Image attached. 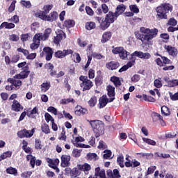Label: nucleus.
<instances>
[{"mask_svg": "<svg viewBox=\"0 0 178 178\" xmlns=\"http://www.w3.org/2000/svg\"><path fill=\"white\" fill-rule=\"evenodd\" d=\"M105 19L112 24V23H115V20L118 19V17H116V14L115 13H113V12L109 11L106 15Z\"/></svg>", "mask_w": 178, "mask_h": 178, "instance_id": "21", "label": "nucleus"}, {"mask_svg": "<svg viewBox=\"0 0 178 178\" xmlns=\"http://www.w3.org/2000/svg\"><path fill=\"white\" fill-rule=\"evenodd\" d=\"M95 19L97 22H98V23H99V29L103 31L106 30V29H108L111 24V22L107 21L106 18L102 19V17H95Z\"/></svg>", "mask_w": 178, "mask_h": 178, "instance_id": "10", "label": "nucleus"}, {"mask_svg": "<svg viewBox=\"0 0 178 178\" xmlns=\"http://www.w3.org/2000/svg\"><path fill=\"white\" fill-rule=\"evenodd\" d=\"M143 101H146V102H156V99L154 98L152 96L147 95L143 94Z\"/></svg>", "mask_w": 178, "mask_h": 178, "instance_id": "36", "label": "nucleus"}, {"mask_svg": "<svg viewBox=\"0 0 178 178\" xmlns=\"http://www.w3.org/2000/svg\"><path fill=\"white\" fill-rule=\"evenodd\" d=\"M29 37L30 35H29V33L22 34L20 35L21 41H22V42H26V41L29 40Z\"/></svg>", "mask_w": 178, "mask_h": 178, "instance_id": "60", "label": "nucleus"}, {"mask_svg": "<svg viewBox=\"0 0 178 178\" xmlns=\"http://www.w3.org/2000/svg\"><path fill=\"white\" fill-rule=\"evenodd\" d=\"M52 33V29L51 28H47L45 29L44 34L42 33H36V35H39V39L42 41H45L46 40H48L49 38V34Z\"/></svg>", "mask_w": 178, "mask_h": 178, "instance_id": "16", "label": "nucleus"}, {"mask_svg": "<svg viewBox=\"0 0 178 178\" xmlns=\"http://www.w3.org/2000/svg\"><path fill=\"white\" fill-rule=\"evenodd\" d=\"M70 102H72V104H75L76 100H74L73 98L63 99L61 100V104L63 105H67V104H70Z\"/></svg>", "mask_w": 178, "mask_h": 178, "instance_id": "44", "label": "nucleus"}, {"mask_svg": "<svg viewBox=\"0 0 178 178\" xmlns=\"http://www.w3.org/2000/svg\"><path fill=\"white\" fill-rule=\"evenodd\" d=\"M8 83H10L12 84L14 90L16 91L23 86V82L20 81V79H16V78H8Z\"/></svg>", "mask_w": 178, "mask_h": 178, "instance_id": "13", "label": "nucleus"}, {"mask_svg": "<svg viewBox=\"0 0 178 178\" xmlns=\"http://www.w3.org/2000/svg\"><path fill=\"white\" fill-rule=\"evenodd\" d=\"M66 38V33L62 32L58 34L56 37H54V42L56 44V45H59L60 41H62V39Z\"/></svg>", "mask_w": 178, "mask_h": 178, "instance_id": "27", "label": "nucleus"}, {"mask_svg": "<svg viewBox=\"0 0 178 178\" xmlns=\"http://www.w3.org/2000/svg\"><path fill=\"white\" fill-rule=\"evenodd\" d=\"M58 17H59V14H58V12L53 11L51 12L50 14H47L43 17L41 20H43L44 22H50V23H52V22H56V20H58Z\"/></svg>", "mask_w": 178, "mask_h": 178, "instance_id": "9", "label": "nucleus"}, {"mask_svg": "<svg viewBox=\"0 0 178 178\" xmlns=\"http://www.w3.org/2000/svg\"><path fill=\"white\" fill-rule=\"evenodd\" d=\"M168 24H169V26H176L177 24V20H176L175 18H170L168 21Z\"/></svg>", "mask_w": 178, "mask_h": 178, "instance_id": "63", "label": "nucleus"}, {"mask_svg": "<svg viewBox=\"0 0 178 178\" xmlns=\"http://www.w3.org/2000/svg\"><path fill=\"white\" fill-rule=\"evenodd\" d=\"M89 106L92 108L97 105V97L92 96L88 102Z\"/></svg>", "mask_w": 178, "mask_h": 178, "instance_id": "43", "label": "nucleus"}, {"mask_svg": "<svg viewBox=\"0 0 178 178\" xmlns=\"http://www.w3.org/2000/svg\"><path fill=\"white\" fill-rule=\"evenodd\" d=\"M153 115H154V118H157L159 119V120L162 126H166V122H165V120H163V117H162V115H161V114H159L158 113H154Z\"/></svg>", "mask_w": 178, "mask_h": 178, "instance_id": "37", "label": "nucleus"}, {"mask_svg": "<svg viewBox=\"0 0 178 178\" xmlns=\"http://www.w3.org/2000/svg\"><path fill=\"white\" fill-rule=\"evenodd\" d=\"M20 60V56L19 54L13 55L11 58V63H17Z\"/></svg>", "mask_w": 178, "mask_h": 178, "instance_id": "58", "label": "nucleus"}, {"mask_svg": "<svg viewBox=\"0 0 178 178\" xmlns=\"http://www.w3.org/2000/svg\"><path fill=\"white\" fill-rule=\"evenodd\" d=\"M95 83L97 87L99 86H102L104 83V78L102 77V76L101 75L97 76L96 78L95 79Z\"/></svg>", "mask_w": 178, "mask_h": 178, "instance_id": "35", "label": "nucleus"}, {"mask_svg": "<svg viewBox=\"0 0 178 178\" xmlns=\"http://www.w3.org/2000/svg\"><path fill=\"white\" fill-rule=\"evenodd\" d=\"M15 24L8 22H4L0 25V30H2L3 29H7L8 30H10L11 29H15Z\"/></svg>", "mask_w": 178, "mask_h": 178, "instance_id": "29", "label": "nucleus"}, {"mask_svg": "<svg viewBox=\"0 0 178 178\" xmlns=\"http://www.w3.org/2000/svg\"><path fill=\"white\" fill-rule=\"evenodd\" d=\"M19 40H20V38L16 34H12L9 35V40L13 41V42H16L19 41Z\"/></svg>", "mask_w": 178, "mask_h": 178, "instance_id": "48", "label": "nucleus"}, {"mask_svg": "<svg viewBox=\"0 0 178 178\" xmlns=\"http://www.w3.org/2000/svg\"><path fill=\"white\" fill-rule=\"evenodd\" d=\"M75 115L77 116H81V115H86L87 113V109L81 107V106H76L74 111Z\"/></svg>", "mask_w": 178, "mask_h": 178, "instance_id": "25", "label": "nucleus"}, {"mask_svg": "<svg viewBox=\"0 0 178 178\" xmlns=\"http://www.w3.org/2000/svg\"><path fill=\"white\" fill-rule=\"evenodd\" d=\"M54 56L57 59H63V58H65V53L63 50H58L54 53Z\"/></svg>", "mask_w": 178, "mask_h": 178, "instance_id": "40", "label": "nucleus"}, {"mask_svg": "<svg viewBox=\"0 0 178 178\" xmlns=\"http://www.w3.org/2000/svg\"><path fill=\"white\" fill-rule=\"evenodd\" d=\"M12 156V152H6L1 155L2 159H6V158H10Z\"/></svg>", "mask_w": 178, "mask_h": 178, "instance_id": "59", "label": "nucleus"}, {"mask_svg": "<svg viewBox=\"0 0 178 178\" xmlns=\"http://www.w3.org/2000/svg\"><path fill=\"white\" fill-rule=\"evenodd\" d=\"M97 154L95 153H89L87 154V157L90 161H92V159H95V161H97Z\"/></svg>", "mask_w": 178, "mask_h": 178, "instance_id": "62", "label": "nucleus"}, {"mask_svg": "<svg viewBox=\"0 0 178 178\" xmlns=\"http://www.w3.org/2000/svg\"><path fill=\"white\" fill-rule=\"evenodd\" d=\"M143 140L144 143L149 144V145H156V142H155V140H154L147 138H143Z\"/></svg>", "mask_w": 178, "mask_h": 178, "instance_id": "49", "label": "nucleus"}, {"mask_svg": "<svg viewBox=\"0 0 178 178\" xmlns=\"http://www.w3.org/2000/svg\"><path fill=\"white\" fill-rule=\"evenodd\" d=\"M78 169L81 172H84L85 175H88V172L91 169V165L87 163H85L83 165H78Z\"/></svg>", "mask_w": 178, "mask_h": 178, "instance_id": "20", "label": "nucleus"}, {"mask_svg": "<svg viewBox=\"0 0 178 178\" xmlns=\"http://www.w3.org/2000/svg\"><path fill=\"white\" fill-rule=\"evenodd\" d=\"M120 64L118 61H110L106 64V69L108 70H116Z\"/></svg>", "mask_w": 178, "mask_h": 178, "instance_id": "19", "label": "nucleus"}, {"mask_svg": "<svg viewBox=\"0 0 178 178\" xmlns=\"http://www.w3.org/2000/svg\"><path fill=\"white\" fill-rule=\"evenodd\" d=\"M44 119L47 123H49V122H53L54 121H55V119H54V117L51 115V114H49V113H45Z\"/></svg>", "mask_w": 178, "mask_h": 178, "instance_id": "45", "label": "nucleus"}, {"mask_svg": "<svg viewBox=\"0 0 178 178\" xmlns=\"http://www.w3.org/2000/svg\"><path fill=\"white\" fill-rule=\"evenodd\" d=\"M29 74H30V71L29 70V65H26L22 68V71L19 74H15L14 76V79H27Z\"/></svg>", "mask_w": 178, "mask_h": 178, "instance_id": "11", "label": "nucleus"}, {"mask_svg": "<svg viewBox=\"0 0 178 178\" xmlns=\"http://www.w3.org/2000/svg\"><path fill=\"white\" fill-rule=\"evenodd\" d=\"M41 42V39H40L39 35H35L33 38V43L31 44L30 48L32 51L35 49H38L40 47V42Z\"/></svg>", "mask_w": 178, "mask_h": 178, "instance_id": "15", "label": "nucleus"}, {"mask_svg": "<svg viewBox=\"0 0 178 178\" xmlns=\"http://www.w3.org/2000/svg\"><path fill=\"white\" fill-rule=\"evenodd\" d=\"M8 22H13V23H15V24H17V23H19V17L17 15H14L8 19Z\"/></svg>", "mask_w": 178, "mask_h": 178, "instance_id": "64", "label": "nucleus"}, {"mask_svg": "<svg viewBox=\"0 0 178 178\" xmlns=\"http://www.w3.org/2000/svg\"><path fill=\"white\" fill-rule=\"evenodd\" d=\"M129 8L131 12H133V13H140V9H138V7H137V5L134 4L129 6Z\"/></svg>", "mask_w": 178, "mask_h": 178, "instance_id": "50", "label": "nucleus"}, {"mask_svg": "<svg viewBox=\"0 0 178 178\" xmlns=\"http://www.w3.org/2000/svg\"><path fill=\"white\" fill-rule=\"evenodd\" d=\"M66 170L67 172H70L71 177H76V176H79V175H80V170L77 168H74L73 170H71L70 168H67Z\"/></svg>", "mask_w": 178, "mask_h": 178, "instance_id": "31", "label": "nucleus"}, {"mask_svg": "<svg viewBox=\"0 0 178 178\" xmlns=\"http://www.w3.org/2000/svg\"><path fill=\"white\" fill-rule=\"evenodd\" d=\"M110 80L112 83H113L115 87L116 88L122 86V81H120V79L116 76H111Z\"/></svg>", "mask_w": 178, "mask_h": 178, "instance_id": "33", "label": "nucleus"}, {"mask_svg": "<svg viewBox=\"0 0 178 178\" xmlns=\"http://www.w3.org/2000/svg\"><path fill=\"white\" fill-rule=\"evenodd\" d=\"M158 56H161L162 60H163V65H172V62L169 59L168 57L161 56V54H157Z\"/></svg>", "mask_w": 178, "mask_h": 178, "instance_id": "39", "label": "nucleus"}, {"mask_svg": "<svg viewBox=\"0 0 178 178\" xmlns=\"http://www.w3.org/2000/svg\"><path fill=\"white\" fill-rule=\"evenodd\" d=\"M47 163H49V168H52V169H56V166L59 165V160L56 159L54 160L47 158Z\"/></svg>", "mask_w": 178, "mask_h": 178, "instance_id": "26", "label": "nucleus"}, {"mask_svg": "<svg viewBox=\"0 0 178 178\" xmlns=\"http://www.w3.org/2000/svg\"><path fill=\"white\" fill-rule=\"evenodd\" d=\"M42 132L44 134H49L51 133V129H49V125L47 123H44L41 125Z\"/></svg>", "mask_w": 178, "mask_h": 178, "instance_id": "34", "label": "nucleus"}, {"mask_svg": "<svg viewBox=\"0 0 178 178\" xmlns=\"http://www.w3.org/2000/svg\"><path fill=\"white\" fill-rule=\"evenodd\" d=\"M96 24L94 22H89L86 23V30H94L95 29Z\"/></svg>", "mask_w": 178, "mask_h": 178, "instance_id": "41", "label": "nucleus"}, {"mask_svg": "<svg viewBox=\"0 0 178 178\" xmlns=\"http://www.w3.org/2000/svg\"><path fill=\"white\" fill-rule=\"evenodd\" d=\"M106 175L108 178H121L120 172L118 169H114L112 172V170H107Z\"/></svg>", "mask_w": 178, "mask_h": 178, "instance_id": "17", "label": "nucleus"}, {"mask_svg": "<svg viewBox=\"0 0 178 178\" xmlns=\"http://www.w3.org/2000/svg\"><path fill=\"white\" fill-rule=\"evenodd\" d=\"M113 101H115V98L113 97V98L108 99L106 95H103L99 99V108L102 109V108H105V106L108 105V103L113 102Z\"/></svg>", "mask_w": 178, "mask_h": 178, "instance_id": "14", "label": "nucleus"}, {"mask_svg": "<svg viewBox=\"0 0 178 178\" xmlns=\"http://www.w3.org/2000/svg\"><path fill=\"white\" fill-rule=\"evenodd\" d=\"M33 175V172L31 171H25L21 174L22 178H30Z\"/></svg>", "mask_w": 178, "mask_h": 178, "instance_id": "56", "label": "nucleus"}, {"mask_svg": "<svg viewBox=\"0 0 178 178\" xmlns=\"http://www.w3.org/2000/svg\"><path fill=\"white\" fill-rule=\"evenodd\" d=\"M11 109L14 111V112H20V111H23L24 107L17 100L14 99L11 105Z\"/></svg>", "mask_w": 178, "mask_h": 178, "instance_id": "18", "label": "nucleus"}, {"mask_svg": "<svg viewBox=\"0 0 178 178\" xmlns=\"http://www.w3.org/2000/svg\"><path fill=\"white\" fill-rule=\"evenodd\" d=\"M164 49L168 52L170 56H172V58H176L178 55V50L177 48L172 46V45H164Z\"/></svg>", "mask_w": 178, "mask_h": 178, "instance_id": "12", "label": "nucleus"}, {"mask_svg": "<svg viewBox=\"0 0 178 178\" xmlns=\"http://www.w3.org/2000/svg\"><path fill=\"white\" fill-rule=\"evenodd\" d=\"M124 158L123 157V156H120L119 157L117 158V163L121 168L124 167Z\"/></svg>", "mask_w": 178, "mask_h": 178, "instance_id": "47", "label": "nucleus"}, {"mask_svg": "<svg viewBox=\"0 0 178 178\" xmlns=\"http://www.w3.org/2000/svg\"><path fill=\"white\" fill-rule=\"evenodd\" d=\"M112 53L114 55H119V57L122 60H126V59H127V56L130 55V52L127 51L123 47H113Z\"/></svg>", "mask_w": 178, "mask_h": 178, "instance_id": "4", "label": "nucleus"}, {"mask_svg": "<svg viewBox=\"0 0 178 178\" xmlns=\"http://www.w3.org/2000/svg\"><path fill=\"white\" fill-rule=\"evenodd\" d=\"M35 149H42V145H41L40 139L35 140Z\"/></svg>", "mask_w": 178, "mask_h": 178, "instance_id": "55", "label": "nucleus"}, {"mask_svg": "<svg viewBox=\"0 0 178 178\" xmlns=\"http://www.w3.org/2000/svg\"><path fill=\"white\" fill-rule=\"evenodd\" d=\"M6 173L8 175H14V176H17V170L13 167H9L6 169Z\"/></svg>", "mask_w": 178, "mask_h": 178, "instance_id": "42", "label": "nucleus"}, {"mask_svg": "<svg viewBox=\"0 0 178 178\" xmlns=\"http://www.w3.org/2000/svg\"><path fill=\"white\" fill-rule=\"evenodd\" d=\"M47 112H50V113H53V115H58V109H56L54 106H49L47 108Z\"/></svg>", "mask_w": 178, "mask_h": 178, "instance_id": "57", "label": "nucleus"}, {"mask_svg": "<svg viewBox=\"0 0 178 178\" xmlns=\"http://www.w3.org/2000/svg\"><path fill=\"white\" fill-rule=\"evenodd\" d=\"M155 170H156V166L152 165V166L149 167L147 169V171L146 172V176H148V175H152V173H154V172H155Z\"/></svg>", "mask_w": 178, "mask_h": 178, "instance_id": "54", "label": "nucleus"}, {"mask_svg": "<svg viewBox=\"0 0 178 178\" xmlns=\"http://www.w3.org/2000/svg\"><path fill=\"white\" fill-rule=\"evenodd\" d=\"M161 114L164 116L170 115V110L166 106H161Z\"/></svg>", "mask_w": 178, "mask_h": 178, "instance_id": "38", "label": "nucleus"}, {"mask_svg": "<svg viewBox=\"0 0 178 178\" xmlns=\"http://www.w3.org/2000/svg\"><path fill=\"white\" fill-rule=\"evenodd\" d=\"M17 1L16 0H13V2L11 3V4L10 5V6L8 7V12L10 13H12V12H13L16 8V3Z\"/></svg>", "mask_w": 178, "mask_h": 178, "instance_id": "51", "label": "nucleus"}, {"mask_svg": "<svg viewBox=\"0 0 178 178\" xmlns=\"http://www.w3.org/2000/svg\"><path fill=\"white\" fill-rule=\"evenodd\" d=\"M44 56H45L46 60L49 62L52 59V56H54V49L50 47H44L40 54L41 58H44Z\"/></svg>", "mask_w": 178, "mask_h": 178, "instance_id": "6", "label": "nucleus"}, {"mask_svg": "<svg viewBox=\"0 0 178 178\" xmlns=\"http://www.w3.org/2000/svg\"><path fill=\"white\" fill-rule=\"evenodd\" d=\"M129 60L127 63V67H128V69L129 67H131L132 66H134V63H136V57H133V56H130L129 57Z\"/></svg>", "mask_w": 178, "mask_h": 178, "instance_id": "46", "label": "nucleus"}, {"mask_svg": "<svg viewBox=\"0 0 178 178\" xmlns=\"http://www.w3.org/2000/svg\"><path fill=\"white\" fill-rule=\"evenodd\" d=\"M173 11V6L169 3H163L156 8L157 20L168 19V13Z\"/></svg>", "mask_w": 178, "mask_h": 178, "instance_id": "2", "label": "nucleus"}, {"mask_svg": "<svg viewBox=\"0 0 178 178\" xmlns=\"http://www.w3.org/2000/svg\"><path fill=\"white\" fill-rule=\"evenodd\" d=\"M142 33V34L140 33ZM140 31L134 32L135 37L137 40H140L143 42H149L151 40L155 38L158 35L159 31L156 28L149 29L144 26L140 27Z\"/></svg>", "mask_w": 178, "mask_h": 178, "instance_id": "1", "label": "nucleus"}, {"mask_svg": "<svg viewBox=\"0 0 178 178\" xmlns=\"http://www.w3.org/2000/svg\"><path fill=\"white\" fill-rule=\"evenodd\" d=\"M143 51H136L131 54V56H132L133 58H136V56H137L138 58L143 59Z\"/></svg>", "mask_w": 178, "mask_h": 178, "instance_id": "53", "label": "nucleus"}, {"mask_svg": "<svg viewBox=\"0 0 178 178\" xmlns=\"http://www.w3.org/2000/svg\"><path fill=\"white\" fill-rule=\"evenodd\" d=\"M111 38H112V33L105 32L102 35L101 42H102V44H105V42H108Z\"/></svg>", "mask_w": 178, "mask_h": 178, "instance_id": "30", "label": "nucleus"}, {"mask_svg": "<svg viewBox=\"0 0 178 178\" xmlns=\"http://www.w3.org/2000/svg\"><path fill=\"white\" fill-rule=\"evenodd\" d=\"M81 83L80 86L83 88V91H87V90H91L94 84L91 80L88 79V77L81 75L79 77Z\"/></svg>", "mask_w": 178, "mask_h": 178, "instance_id": "5", "label": "nucleus"}, {"mask_svg": "<svg viewBox=\"0 0 178 178\" xmlns=\"http://www.w3.org/2000/svg\"><path fill=\"white\" fill-rule=\"evenodd\" d=\"M51 88V81H47L40 85V90L42 92H47Z\"/></svg>", "mask_w": 178, "mask_h": 178, "instance_id": "28", "label": "nucleus"}, {"mask_svg": "<svg viewBox=\"0 0 178 178\" xmlns=\"http://www.w3.org/2000/svg\"><path fill=\"white\" fill-rule=\"evenodd\" d=\"M107 95L109 98H115L116 92H115V87L112 85H108L106 86Z\"/></svg>", "mask_w": 178, "mask_h": 178, "instance_id": "22", "label": "nucleus"}, {"mask_svg": "<svg viewBox=\"0 0 178 178\" xmlns=\"http://www.w3.org/2000/svg\"><path fill=\"white\" fill-rule=\"evenodd\" d=\"M81 154V150L78 149H74L72 151V156H74V158H79Z\"/></svg>", "mask_w": 178, "mask_h": 178, "instance_id": "52", "label": "nucleus"}, {"mask_svg": "<svg viewBox=\"0 0 178 178\" xmlns=\"http://www.w3.org/2000/svg\"><path fill=\"white\" fill-rule=\"evenodd\" d=\"M35 133V128H33L31 131L24 129L17 132V136L19 138H30L34 136Z\"/></svg>", "mask_w": 178, "mask_h": 178, "instance_id": "7", "label": "nucleus"}, {"mask_svg": "<svg viewBox=\"0 0 178 178\" xmlns=\"http://www.w3.org/2000/svg\"><path fill=\"white\" fill-rule=\"evenodd\" d=\"M88 122H89L90 124L92 126L96 138H98V137L105 133L104 124L102 121L96 120H88Z\"/></svg>", "mask_w": 178, "mask_h": 178, "instance_id": "3", "label": "nucleus"}, {"mask_svg": "<svg viewBox=\"0 0 178 178\" xmlns=\"http://www.w3.org/2000/svg\"><path fill=\"white\" fill-rule=\"evenodd\" d=\"M76 24V22L74 20L72 19H66L63 26V27H65L66 29H72V27H74V25Z\"/></svg>", "mask_w": 178, "mask_h": 178, "instance_id": "32", "label": "nucleus"}, {"mask_svg": "<svg viewBox=\"0 0 178 178\" xmlns=\"http://www.w3.org/2000/svg\"><path fill=\"white\" fill-rule=\"evenodd\" d=\"M54 8V5L52 4H48V5H44L42 8V11L40 10L38 12V17L39 19H42L43 17H45L52 10V8Z\"/></svg>", "mask_w": 178, "mask_h": 178, "instance_id": "8", "label": "nucleus"}, {"mask_svg": "<svg viewBox=\"0 0 178 178\" xmlns=\"http://www.w3.org/2000/svg\"><path fill=\"white\" fill-rule=\"evenodd\" d=\"M124 10H126V6H124V4L118 5L117 6L115 12V17H119V16H120V15L124 13Z\"/></svg>", "mask_w": 178, "mask_h": 178, "instance_id": "24", "label": "nucleus"}, {"mask_svg": "<svg viewBox=\"0 0 178 178\" xmlns=\"http://www.w3.org/2000/svg\"><path fill=\"white\" fill-rule=\"evenodd\" d=\"M70 163V156L69 155H63L61 156V166L63 168H66Z\"/></svg>", "mask_w": 178, "mask_h": 178, "instance_id": "23", "label": "nucleus"}, {"mask_svg": "<svg viewBox=\"0 0 178 178\" xmlns=\"http://www.w3.org/2000/svg\"><path fill=\"white\" fill-rule=\"evenodd\" d=\"M21 5H23V6H25V8H27L28 9L31 8V2L29 1H26L25 0L21 1Z\"/></svg>", "mask_w": 178, "mask_h": 178, "instance_id": "61", "label": "nucleus"}]
</instances>
